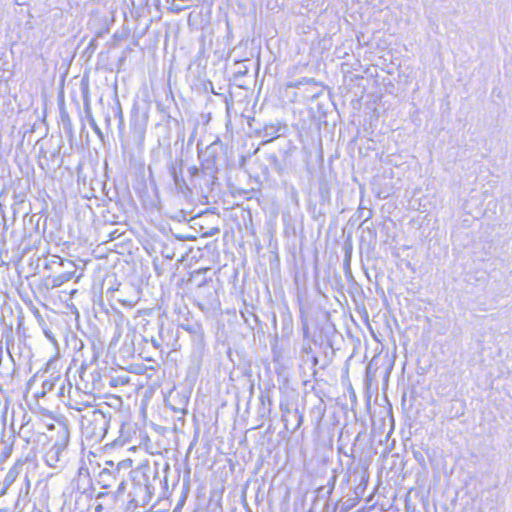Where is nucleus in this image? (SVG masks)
<instances>
[{"label": "nucleus", "instance_id": "nucleus-1", "mask_svg": "<svg viewBox=\"0 0 512 512\" xmlns=\"http://www.w3.org/2000/svg\"><path fill=\"white\" fill-rule=\"evenodd\" d=\"M111 415L101 409L87 407L81 416V430L86 438L102 439L108 430Z\"/></svg>", "mask_w": 512, "mask_h": 512}, {"label": "nucleus", "instance_id": "nucleus-2", "mask_svg": "<svg viewBox=\"0 0 512 512\" xmlns=\"http://www.w3.org/2000/svg\"><path fill=\"white\" fill-rule=\"evenodd\" d=\"M58 434V440L45 454V461L50 467L57 466V463L60 461V456L67 447L69 441V431L66 426H61Z\"/></svg>", "mask_w": 512, "mask_h": 512}, {"label": "nucleus", "instance_id": "nucleus-3", "mask_svg": "<svg viewBox=\"0 0 512 512\" xmlns=\"http://www.w3.org/2000/svg\"><path fill=\"white\" fill-rule=\"evenodd\" d=\"M18 477V470L13 467L11 468L4 477L2 483H0V496L6 494L9 487L15 482Z\"/></svg>", "mask_w": 512, "mask_h": 512}, {"label": "nucleus", "instance_id": "nucleus-4", "mask_svg": "<svg viewBox=\"0 0 512 512\" xmlns=\"http://www.w3.org/2000/svg\"><path fill=\"white\" fill-rule=\"evenodd\" d=\"M337 481V475L333 472L326 485L318 488V494L321 498H329L332 494Z\"/></svg>", "mask_w": 512, "mask_h": 512}, {"label": "nucleus", "instance_id": "nucleus-5", "mask_svg": "<svg viewBox=\"0 0 512 512\" xmlns=\"http://www.w3.org/2000/svg\"><path fill=\"white\" fill-rule=\"evenodd\" d=\"M75 276V270L66 271L60 275L54 276L51 279V285L53 288L60 287L64 283L70 281Z\"/></svg>", "mask_w": 512, "mask_h": 512}, {"label": "nucleus", "instance_id": "nucleus-6", "mask_svg": "<svg viewBox=\"0 0 512 512\" xmlns=\"http://www.w3.org/2000/svg\"><path fill=\"white\" fill-rule=\"evenodd\" d=\"M170 174H171V176H172V178L174 180L175 186L179 190L183 191V189L187 187L184 178L181 175L178 174V172H177L175 167L171 168Z\"/></svg>", "mask_w": 512, "mask_h": 512}, {"label": "nucleus", "instance_id": "nucleus-7", "mask_svg": "<svg viewBox=\"0 0 512 512\" xmlns=\"http://www.w3.org/2000/svg\"><path fill=\"white\" fill-rule=\"evenodd\" d=\"M294 416L297 418V424L295 427V430H296L301 426L303 417L301 414H299L298 410L294 411Z\"/></svg>", "mask_w": 512, "mask_h": 512}, {"label": "nucleus", "instance_id": "nucleus-8", "mask_svg": "<svg viewBox=\"0 0 512 512\" xmlns=\"http://www.w3.org/2000/svg\"><path fill=\"white\" fill-rule=\"evenodd\" d=\"M90 125L97 135L102 136V132L94 120L90 121Z\"/></svg>", "mask_w": 512, "mask_h": 512}, {"label": "nucleus", "instance_id": "nucleus-9", "mask_svg": "<svg viewBox=\"0 0 512 512\" xmlns=\"http://www.w3.org/2000/svg\"><path fill=\"white\" fill-rule=\"evenodd\" d=\"M198 172H199V170H198V168L196 166H191V167L188 168V173L192 177L196 176L198 174Z\"/></svg>", "mask_w": 512, "mask_h": 512}, {"label": "nucleus", "instance_id": "nucleus-10", "mask_svg": "<svg viewBox=\"0 0 512 512\" xmlns=\"http://www.w3.org/2000/svg\"><path fill=\"white\" fill-rule=\"evenodd\" d=\"M55 260H52V263H59L60 265H64V260L60 258L59 256H53Z\"/></svg>", "mask_w": 512, "mask_h": 512}, {"label": "nucleus", "instance_id": "nucleus-11", "mask_svg": "<svg viewBox=\"0 0 512 512\" xmlns=\"http://www.w3.org/2000/svg\"><path fill=\"white\" fill-rule=\"evenodd\" d=\"M71 407H72L73 409L77 410V411H82V410H83V408H82L81 406H78V405H75V406H74V405H72Z\"/></svg>", "mask_w": 512, "mask_h": 512}, {"label": "nucleus", "instance_id": "nucleus-12", "mask_svg": "<svg viewBox=\"0 0 512 512\" xmlns=\"http://www.w3.org/2000/svg\"><path fill=\"white\" fill-rule=\"evenodd\" d=\"M72 267H74V263L72 261H67Z\"/></svg>", "mask_w": 512, "mask_h": 512}]
</instances>
